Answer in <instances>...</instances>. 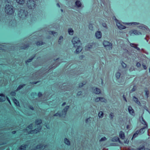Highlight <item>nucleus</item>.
<instances>
[{
  "label": "nucleus",
  "instance_id": "obj_62",
  "mask_svg": "<svg viewBox=\"0 0 150 150\" xmlns=\"http://www.w3.org/2000/svg\"><path fill=\"white\" fill-rule=\"evenodd\" d=\"M133 69V67H132L130 68L129 69V71H132Z\"/></svg>",
  "mask_w": 150,
  "mask_h": 150
},
{
  "label": "nucleus",
  "instance_id": "obj_1",
  "mask_svg": "<svg viewBox=\"0 0 150 150\" xmlns=\"http://www.w3.org/2000/svg\"><path fill=\"white\" fill-rule=\"evenodd\" d=\"M33 125V124H30L28 127H27V129H24V131L28 134H30L37 133L40 131L42 128L41 126H39L38 128L37 129H35L34 130H31L32 129Z\"/></svg>",
  "mask_w": 150,
  "mask_h": 150
},
{
  "label": "nucleus",
  "instance_id": "obj_54",
  "mask_svg": "<svg viewBox=\"0 0 150 150\" xmlns=\"http://www.w3.org/2000/svg\"><path fill=\"white\" fill-rule=\"evenodd\" d=\"M142 65L143 66L144 68V69L145 70L146 69L147 67H146V66L144 65V64H142Z\"/></svg>",
  "mask_w": 150,
  "mask_h": 150
},
{
  "label": "nucleus",
  "instance_id": "obj_56",
  "mask_svg": "<svg viewBox=\"0 0 150 150\" xmlns=\"http://www.w3.org/2000/svg\"><path fill=\"white\" fill-rule=\"evenodd\" d=\"M123 98L124 100H125L126 102H127V100L126 98V97H125V96L124 95H123Z\"/></svg>",
  "mask_w": 150,
  "mask_h": 150
},
{
  "label": "nucleus",
  "instance_id": "obj_33",
  "mask_svg": "<svg viewBox=\"0 0 150 150\" xmlns=\"http://www.w3.org/2000/svg\"><path fill=\"white\" fill-rule=\"evenodd\" d=\"M44 43H45L43 42H38L36 43V44L38 46H40L44 44Z\"/></svg>",
  "mask_w": 150,
  "mask_h": 150
},
{
  "label": "nucleus",
  "instance_id": "obj_3",
  "mask_svg": "<svg viewBox=\"0 0 150 150\" xmlns=\"http://www.w3.org/2000/svg\"><path fill=\"white\" fill-rule=\"evenodd\" d=\"M28 12L24 8H22L18 10V15L21 18H25L28 15Z\"/></svg>",
  "mask_w": 150,
  "mask_h": 150
},
{
  "label": "nucleus",
  "instance_id": "obj_26",
  "mask_svg": "<svg viewBox=\"0 0 150 150\" xmlns=\"http://www.w3.org/2000/svg\"><path fill=\"white\" fill-rule=\"evenodd\" d=\"M68 32L69 35H72L74 33V31L72 29L70 28L68 30Z\"/></svg>",
  "mask_w": 150,
  "mask_h": 150
},
{
  "label": "nucleus",
  "instance_id": "obj_10",
  "mask_svg": "<svg viewBox=\"0 0 150 150\" xmlns=\"http://www.w3.org/2000/svg\"><path fill=\"white\" fill-rule=\"evenodd\" d=\"M47 146L46 145L45 146H44L43 145H42V144H40V145H38L37 146L35 149H39L40 150H43L45 148L47 147Z\"/></svg>",
  "mask_w": 150,
  "mask_h": 150
},
{
  "label": "nucleus",
  "instance_id": "obj_52",
  "mask_svg": "<svg viewBox=\"0 0 150 150\" xmlns=\"http://www.w3.org/2000/svg\"><path fill=\"white\" fill-rule=\"evenodd\" d=\"M82 92L81 91H79L77 93V96H80L81 95Z\"/></svg>",
  "mask_w": 150,
  "mask_h": 150
},
{
  "label": "nucleus",
  "instance_id": "obj_57",
  "mask_svg": "<svg viewBox=\"0 0 150 150\" xmlns=\"http://www.w3.org/2000/svg\"><path fill=\"white\" fill-rule=\"evenodd\" d=\"M135 48L137 50L139 51H140V48L139 47H137V46H136V47H135Z\"/></svg>",
  "mask_w": 150,
  "mask_h": 150
},
{
  "label": "nucleus",
  "instance_id": "obj_28",
  "mask_svg": "<svg viewBox=\"0 0 150 150\" xmlns=\"http://www.w3.org/2000/svg\"><path fill=\"white\" fill-rule=\"evenodd\" d=\"M42 122V120L40 119H37L35 120V123L37 125H39Z\"/></svg>",
  "mask_w": 150,
  "mask_h": 150
},
{
  "label": "nucleus",
  "instance_id": "obj_15",
  "mask_svg": "<svg viewBox=\"0 0 150 150\" xmlns=\"http://www.w3.org/2000/svg\"><path fill=\"white\" fill-rule=\"evenodd\" d=\"M128 110L129 113L132 115L134 114V110L131 106H129Z\"/></svg>",
  "mask_w": 150,
  "mask_h": 150
},
{
  "label": "nucleus",
  "instance_id": "obj_30",
  "mask_svg": "<svg viewBox=\"0 0 150 150\" xmlns=\"http://www.w3.org/2000/svg\"><path fill=\"white\" fill-rule=\"evenodd\" d=\"M138 134H139V131L137 130L133 134L132 138L136 137L137 136Z\"/></svg>",
  "mask_w": 150,
  "mask_h": 150
},
{
  "label": "nucleus",
  "instance_id": "obj_51",
  "mask_svg": "<svg viewBox=\"0 0 150 150\" xmlns=\"http://www.w3.org/2000/svg\"><path fill=\"white\" fill-rule=\"evenodd\" d=\"M136 65L137 67H140L141 64L139 62H138L137 63Z\"/></svg>",
  "mask_w": 150,
  "mask_h": 150
},
{
  "label": "nucleus",
  "instance_id": "obj_36",
  "mask_svg": "<svg viewBox=\"0 0 150 150\" xmlns=\"http://www.w3.org/2000/svg\"><path fill=\"white\" fill-rule=\"evenodd\" d=\"M50 34H52L54 36L57 35V33L56 32H55L53 31H50Z\"/></svg>",
  "mask_w": 150,
  "mask_h": 150
},
{
  "label": "nucleus",
  "instance_id": "obj_9",
  "mask_svg": "<svg viewBox=\"0 0 150 150\" xmlns=\"http://www.w3.org/2000/svg\"><path fill=\"white\" fill-rule=\"evenodd\" d=\"M130 35H132V34H134L136 35H141L142 34L141 32L138 31L137 30H132L130 32Z\"/></svg>",
  "mask_w": 150,
  "mask_h": 150
},
{
  "label": "nucleus",
  "instance_id": "obj_50",
  "mask_svg": "<svg viewBox=\"0 0 150 150\" xmlns=\"http://www.w3.org/2000/svg\"><path fill=\"white\" fill-rule=\"evenodd\" d=\"M28 47V46L27 45H25L24 47H21V48L22 49H25V48Z\"/></svg>",
  "mask_w": 150,
  "mask_h": 150
},
{
  "label": "nucleus",
  "instance_id": "obj_27",
  "mask_svg": "<svg viewBox=\"0 0 150 150\" xmlns=\"http://www.w3.org/2000/svg\"><path fill=\"white\" fill-rule=\"evenodd\" d=\"M16 1L20 4H23L24 3L25 0H16Z\"/></svg>",
  "mask_w": 150,
  "mask_h": 150
},
{
  "label": "nucleus",
  "instance_id": "obj_16",
  "mask_svg": "<svg viewBox=\"0 0 150 150\" xmlns=\"http://www.w3.org/2000/svg\"><path fill=\"white\" fill-rule=\"evenodd\" d=\"M148 127L147 125H146V126H145L144 127L141 129L139 131V134H143L145 132V129L147 128Z\"/></svg>",
  "mask_w": 150,
  "mask_h": 150
},
{
  "label": "nucleus",
  "instance_id": "obj_43",
  "mask_svg": "<svg viewBox=\"0 0 150 150\" xmlns=\"http://www.w3.org/2000/svg\"><path fill=\"white\" fill-rule=\"evenodd\" d=\"M145 95L146 96L147 98L148 97V95L149 94V92L148 90H145Z\"/></svg>",
  "mask_w": 150,
  "mask_h": 150
},
{
  "label": "nucleus",
  "instance_id": "obj_11",
  "mask_svg": "<svg viewBox=\"0 0 150 150\" xmlns=\"http://www.w3.org/2000/svg\"><path fill=\"white\" fill-rule=\"evenodd\" d=\"M77 48L76 50L75 51L74 53L76 54H79L82 50V48L81 45L76 47Z\"/></svg>",
  "mask_w": 150,
  "mask_h": 150
},
{
  "label": "nucleus",
  "instance_id": "obj_60",
  "mask_svg": "<svg viewBox=\"0 0 150 150\" xmlns=\"http://www.w3.org/2000/svg\"><path fill=\"white\" fill-rule=\"evenodd\" d=\"M29 108H30L31 109V110H34V108H33V107H32V106H29Z\"/></svg>",
  "mask_w": 150,
  "mask_h": 150
},
{
  "label": "nucleus",
  "instance_id": "obj_35",
  "mask_svg": "<svg viewBox=\"0 0 150 150\" xmlns=\"http://www.w3.org/2000/svg\"><path fill=\"white\" fill-rule=\"evenodd\" d=\"M100 101L103 102L105 103L106 102V100L104 97H100Z\"/></svg>",
  "mask_w": 150,
  "mask_h": 150
},
{
  "label": "nucleus",
  "instance_id": "obj_7",
  "mask_svg": "<svg viewBox=\"0 0 150 150\" xmlns=\"http://www.w3.org/2000/svg\"><path fill=\"white\" fill-rule=\"evenodd\" d=\"M69 107V106H66V107L62 110V112L61 113L62 115H59L60 116H62L63 117H65Z\"/></svg>",
  "mask_w": 150,
  "mask_h": 150
},
{
  "label": "nucleus",
  "instance_id": "obj_44",
  "mask_svg": "<svg viewBox=\"0 0 150 150\" xmlns=\"http://www.w3.org/2000/svg\"><path fill=\"white\" fill-rule=\"evenodd\" d=\"M121 65H122L123 67L124 68H125L126 67V64L123 62H122L121 63Z\"/></svg>",
  "mask_w": 150,
  "mask_h": 150
},
{
  "label": "nucleus",
  "instance_id": "obj_12",
  "mask_svg": "<svg viewBox=\"0 0 150 150\" xmlns=\"http://www.w3.org/2000/svg\"><path fill=\"white\" fill-rule=\"evenodd\" d=\"M116 25L120 29H125L126 28L125 26L121 24L119 22H117Z\"/></svg>",
  "mask_w": 150,
  "mask_h": 150
},
{
  "label": "nucleus",
  "instance_id": "obj_24",
  "mask_svg": "<svg viewBox=\"0 0 150 150\" xmlns=\"http://www.w3.org/2000/svg\"><path fill=\"white\" fill-rule=\"evenodd\" d=\"M13 100L14 103L17 106H19V103L18 101L16 100V98H14L13 99Z\"/></svg>",
  "mask_w": 150,
  "mask_h": 150
},
{
  "label": "nucleus",
  "instance_id": "obj_19",
  "mask_svg": "<svg viewBox=\"0 0 150 150\" xmlns=\"http://www.w3.org/2000/svg\"><path fill=\"white\" fill-rule=\"evenodd\" d=\"M119 137L120 138L122 139H124L125 138V135L124 133L122 131L120 132L119 133Z\"/></svg>",
  "mask_w": 150,
  "mask_h": 150
},
{
  "label": "nucleus",
  "instance_id": "obj_64",
  "mask_svg": "<svg viewBox=\"0 0 150 150\" xmlns=\"http://www.w3.org/2000/svg\"><path fill=\"white\" fill-rule=\"evenodd\" d=\"M57 6H58V7H60V5H59V4H58V3H57Z\"/></svg>",
  "mask_w": 150,
  "mask_h": 150
},
{
  "label": "nucleus",
  "instance_id": "obj_39",
  "mask_svg": "<svg viewBox=\"0 0 150 150\" xmlns=\"http://www.w3.org/2000/svg\"><path fill=\"white\" fill-rule=\"evenodd\" d=\"M100 101V97H97L95 100V101L96 102H98Z\"/></svg>",
  "mask_w": 150,
  "mask_h": 150
},
{
  "label": "nucleus",
  "instance_id": "obj_25",
  "mask_svg": "<svg viewBox=\"0 0 150 150\" xmlns=\"http://www.w3.org/2000/svg\"><path fill=\"white\" fill-rule=\"evenodd\" d=\"M25 84H22V85H20L18 86V88H17V89H16V91H18L20 90V89H21L24 86H25Z\"/></svg>",
  "mask_w": 150,
  "mask_h": 150
},
{
  "label": "nucleus",
  "instance_id": "obj_37",
  "mask_svg": "<svg viewBox=\"0 0 150 150\" xmlns=\"http://www.w3.org/2000/svg\"><path fill=\"white\" fill-rule=\"evenodd\" d=\"M62 115V114L61 113H56L54 115V116H59V117H63L62 116H60L59 115Z\"/></svg>",
  "mask_w": 150,
  "mask_h": 150
},
{
  "label": "nucleus",
  "instance_id": "obj_4",
  "mask_svg": "<svg viewBox=\"0 0 150 150\" xmlns=\"http://www.w3.org/2000/svg\"><path fill=\"white\" fill-rule=\"evenodd\" d=\"M26 5L27 7L30 9H34L36 7V5L34 0H28Z\"/></svg>",
  "mask_w": 150,
  "mask_h": 150
},
{
  "label": "nucleus",
  "instance_id": "obj_47",
  "mask_svg": "<svg viewBox=\"0 0 150 150\" xmlns=\"http://www.w3.org/2000/svg\"><path fill=\"white\" fill-rule=\"evenodd\" d=\"M10 94L11 96H15L16 95V93L15 92H12Z\"/></svg>",
  "mask_w": 150,
  "mask_h": 150
},
{
  "label": "nucleus",
  "instance_id": "obj_42",
  "mask_svg": "<svg viewBox=\"0 0 150 150\" xmlns=\"http://www.w3.org/2000/svg\"><path fill=\"white\" fill-rule=\"evenodd\" d=\"M107 139L105 137H102L100 140V142H102L103 141H105Z\"/></svg>",
  "mask_w": 150,
  "mask_h": 150
},
{
  "label": "nucleus",
  "instance_id": "obj_32",
  "mask_svg": "<svg viewBox=\"0 0 150 150\" xmlns=\"http://www.w3.org/2000/svg\"><path fill=\"white\" fill-rule=\"evenodd\" d=\"M121 75L120 73L119 72H117L115 74V76L117 79H119Z\"/></svg>",
  "mask_w": 150,
  "mask_h": 150
},
{
  "label": "nucleus",
  "instance_id": "obj_46",
  "mask_svg": "<svg viewBox=\"0 0 150 150\" xmlns=\"http://www.w3.org/2000/svg\"><path fill=\"white\" fill-rule=\"evenodd\" d=\"M4 1L6 2H7L8 4H11L12 0H4Z\"/></svg>",
  "mask_w": 150,
  "mask_h": 150
},
{
  "label": "nucleus",
  "instance_id": "obj_20",
  "mask_svg": "<svg viewBox=\"0 0 150 150\" xmlns=\"http://www.w3.org/2000/svg\"><path fill=\"white\" fill-rule=\"evenodd\" d=\"M133 100L137 104L140 105L141 104L140 101L138 100V98L135 96H134L133 97Z\"/></svg>",
  "mask_w": 150,
  "mask_h": 150
},
{
  "label": "nucleus",
  "instance_id": "obj_34",
  "mask_svg": "<svg viewBox=\"0 0 150 150\" xmlns=\"http://www.w3.org/2000/svg\"><path fill=\"white\" fill-rule=\"evenodd\" d=\"M114 114L113 113L111 112L109 115V118L111 120L113 119L114 117Z\"/></svg>",
  "mask_w": 150,
  "mask_h": 150
},
{
  "label": "nucleus",
  "instance_id": "obj_29",
  "mask_svg": "<svg viewBox=\"0 0 150 150\" xmlns=\"http://www.w3.org/2000/svg\"><path fill=\"white\" fill-rule=\"evenodd\" d=\"M27 146L26 145L21 146L19 148L20 150H25Z\"/></svg>",
  "mask_w": 150,
  "mask_h": 150
},
{
  "label": "nucleus",
  "instance_id": "obj_41",
  "mask_svg": "<svg viewBox=\"0 0 150 150\" xmlns=\"http://www.w3.org/2000/svg\"><path fill=\"white\" fill-rule=\"evenodd\" d=\"M85 84V82H83L82 83H81L79 84V87L80 88L82 87L83 85Z\"/></svg>",
  "mask_w": 150,
  "mask_h": 150
},
{
  "label": "nucleus",
  "instance_id": "obj_2",
  "mask_svg": "<svg viewBox=\"0 0 150 150\" xmlns=\"http://www.w3.org/2000/svg\"><path fill=\"white\" fill-rule=\"evenodd\" d=\"M5 13L8 15H11L14 12V10L13 6L11 4H6L4 8Z\"/></svg>",
  "mask_w": 150,
  "mask_h": 150
},
{
  "label": "nucleus",
  "instance_id": "obj_23",
  "mask_svg": "<svg viewBox=\"0 0 150 150\" xmlns=\"http://www.w3.org/2000/svg\"><path fill=\"white\" fill-rule=\"evenodd\" d=\"M137 149V150H149L148 148H145L144 146H140Z\"/></svg>",
  "mask_w": 150,
  "mask_h": 150
},
{
  "label": "nucleus",
  "instance_id": "obj_14",
  "mask_svg": "<svg viewBox=\"0 0 150 150\" xmlns=\"http://www.w3.org/2000/svg\"><path fill=\"white\" fill-rule=\"evenodd\" d=\"M75 6L77 8L81 7L82 5L81 2L79 0H76L75 1Z\"/></svg>",
  "mask_w": 150,
  "mask_h": 150
},
{
  "label": "nucleus",
  "instance_id": "obj_45",
  "mask_svg": "<svg viewBox=\"0 0 150 150\" xmlns=\"http://www.w3.org/2000/svg\"><path fill=\"white\" fill-rule=\"evenodd\" d=\"M136 86H134L133 88L131 90V91L132 92H133L135 91L136 90Z\"/></svg>",
  "mask_w": 150,
  "mask_h": 150
},
{
  "label": "nucleus",
  "instance_id": "obj_18",
  "mask_svg": "<svg viewBox=\"0 0 150 150\" xmlns=\"http://www.w3.org/2000/svg\"><path fill=\"white\" fill-rule=\"evenodd\" d=\"M112 142H118L120 143H121V142L119 138L118 137H115L112 139Z\"/></svg>",
  "mask_w": 150,
  "mask_h": 150
},
{
  "label": "nucleus",
  "instance_id": "obj_58",
  "mask_svg": "<svg viewBox=\"0 0 150 150\" xmlns=\"http://www.w3.org/2000/svg\"><path fill=\"white\" fill-rule=\"evenodd\" d=\"M42 93H40V92H39L38 93V96L39 97H40L41 96H42Z\"/></svg>",
  "mask_w": 150,
  "mask_h": 150
},
{
  "label": "nucleus",
  "instance_id": "obj_61",
  "mask_svg": "<svg viewBox=\"0 0 150 150\" xmlns=\"http://www.w3.org/2000/svg\"><path fill=\"white\" fill-rule=\"evenodd\" d=\"M66 104V102H64L63 103V104H62V106H64Z\"/></svg>",
  "mask_w": 150,
  "mask_h": 150
},
{
  "label": "nucleus",
  "instance_id": "obj_22",
  "mask_svg": "<svg viewBox=\"0 0 150 150\" xmlns=\"http://www.w3.org/2000/svg\"><path fill=\"white\" fill-rule=\"evenodd\" d=\"M0 96L1 97L0 98V101L3 102L5 100V96L2 93L0 94Z\"/></svg>",
  "mask_w": 150,
  "mask_h": 150
},
{
  "label": "nucleus",
  "instance_id": "obj_38",
  "mask_svg": "<svg viewBox=\"0 0 150 150\" xmlns=\"http://www.w3.org/2000/svg\"><path fill=\"white\" fill-rule=\"evenodd\" d=\"M63 39V37L62 36H61L59 38V39L58 41V42L59 43V44H60V43L61 42L62 40Z\"/></svg>",
  "mask_w": 150,
  "mask_h": 150
},
{
  "label": "nucleus",
  "instance_id": "obj_55",
  "mask_svg": "<svg viewBox=\"0 0 150 150\" xmlns=\"http://www.w3.org/2000/svg\"><path fill=\"white\" fill-rule=\"evenodd\" d=\"M38 82H30V83L32 84H36Z\"/></svg>",
  "mask_w": 150,
  "mask_h": 150
},
{
  "label": "nucleus",
  "instance_id": "obj_53",
  "mask_svg": "<svg viewBox=\"0 0 150 150\" xmlns=\"http://www.w3.org/2000/svg\"><path fill=\"white\" fill-rule=\"evenodd\" d=\"M90 117L86 119V123H87L88 122V121L90 120Z\"/></svg>",
  "mask_w": 150,
  "mask_h": 150
},
{
  "label": "nucleus",
  "instance_id": "obj_59",
  "mask_svg": "<svg viewBox=\"0 0 150 150\" xmlns=\"http://www.w3.org/2000/svg\"><path fill=\"white\" fill-rule=\"evenodd\" d=\"M128 142H129V141L127 139L126 140V141H125V142H124L125 144H128Z\"/></svg>",
  "mask_w": 150,
  "mask_h": 150
},
{
  "label": "nucleus",
  "instance_id": "obj_17",
  "mask_svg": "<svg viewBox=\"0 0 150 150\" xmlns=\"http://www.w3.org/2000/svg\"><path fill=\"white\" fill-rule=\"evenodd\" d=\"M140 121L141 123L144 125H145V126H146V125H147V123L146 122V121L144 119L143 117L141 116L140 118Z\"/></svg>",
  "mask_w": 150,
  "mask_h": 150
},
{
  "label": "nucleus",
  "instance_id": "obj_13",
  "mask_svg": "<svg viewBox=\"0 0 150 150\" xmlns=\"http://www.w3.org/2000/svg\"><path fill=\"white\" fill-rule=\"evenodd\" d=\"M93 92L96 94H99L101 93V91L98 88H96L93 89Z\"/></svg>",
  "mask_w": 150,
  "mask_h": 150
},
{
  "label": "nucleus",
  "instance_id": "obj_63",
  "mask_svg": "<svg viewBox=\"0 0 150 150\" xmlns=\"http://www.w3.org/2000/svg\"><path fill=\"white\" fill-rule=\"evenodd\" d=\"M89 28H90V29L91 30H93V26H90V27H89Z\"/></svg>",
  "mask_w": 150,
  "mask_h": 150
},
{
  "label": "nucleus",
  "instance_id": "obj_48",
  "mask_svg": "<svg viewBox=\"0 0 150 150\" xmlns=\"http://www.w3.org/2000/svg\"><path fill=\"white\" fill-rule=\"evenodd\" d=\"M130 45L132 47H134V45H138L134 43H131L130 44Z\"/></svg>",
  "mask_w": 150,
  "mask_h": 150
},
{
  "label": "nucleus",
  "instance_id": "obj_21",
  "mask_svg": "<svg viewBox=\"0 0 150 150\" xmlns=\"http://www.w3.org/2000/svg\"><path fill=\"white\" fill-rule=\"evenodd\" d=\"M64 143L67 146L70 145V142L69 140L66 138H65L64 139Z\"/></svg>",
  "mask_w": 150,
  "mask_h": 150
},
{
  "label": "nucleus",
  "instance_id": "obj_49",
  "mask_svg": "<svg viewBox=\"0 0 150 150\" xmlns=\"http://www.w3.org/2000/svg\"><path fill=\"white\" fill-rule=\"evenodd\" d=\"M132 24H133L134 25H138V24H139V23H136V22H133L131 23Z\"/></svg>",
  "mask_w": 150,
  "mask_h": 150
},
{
  "label": "nucleus",
  "instance_id": "obj_31",
  "mask_svg": "<svg viewBox=\"0 0 150 150\" xmlns=\"http://www.w3.org/2000/svg\"><path fill=\"white\" fill-rule=\"evenodd\" d=\"M98 116L99 118H102L103 116V113L101 111L99 112L98 114Z\"/></svg>",
  "mask_w": 150,
  "mask_h": 150
},
{
  "label": "nucleus",
  "instance_id": "obj_5",
  "mask_svg": "<svg viewBox=\"0 0 150 150\" xmlns=\"http://www.w3.org/2000/svg\"><path fill=\"white\" fill-rule=\"evenodd\" d=\"M72 42L74 45V47H76L77 46L81 45L79 39L77 37L73 38L72 40Z\"/></svg>",
  "mask_w": 150,
  "mask_h": 150
},
{
  "label": "nucleus",
  "instance_id": "obj_6",
  "mask_svg": "<svg viewBox=\"0 0 150 150\" xmlns=\"http://www.w3.org/2000/svg\"><path fill=\"white\" fill-rule=\"evenodd\" d=\"M103 45L107 50H110L112 49V44L107 41L104 40Z\"/></svg>",
  "mask_w": 150,
  "mask_h": 150
},
{
  "label": "nucleus",
  "instance_id": "obj_40",
  "mask_svg": "<svg viewBox=\"0 0 150 150\" xmlns=\"http://www.w3.org/2000/svg\"><path fill=\"white\" fill-rule=\"evenodd\" d=\"M34 57L31 58V59H28V60H27V61L25 62L26 63H27V62H31L32 61V60L33 59Z\"/></svg>",
  "mask_w": 150,
  "mask_h": 150
},
{
  "label": "nucleus",
  "instance_id": "obj_8",
  "mask_svg": "<svg viewBox=\"0 0 150 150\" xmlns=\"http://www.w3.org/2000/svg\"><path fill=\"white\" fill-rule=\"evenodd\" d=\"M95 36L96 38L99 39L102 37V33L99 31H96L95 33Z\"/></svg>",
  "mask_w": 150,
  "mask_h": 150
}]
</instances>
